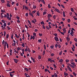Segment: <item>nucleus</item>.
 I'll return each instance as SVG.
<instances>
[{
    "label": "nucleus",
    "mask_w": 77,
    "mask_h": 77,
    "mask_svg": "<svg viewBox=\"0 0 77 77\" xmlns=\"http://www.w3.org/2000/svg\"><path fill=\"white\" fill-rule=\"evenodd\" d=\"M37 22V20L35 19H33V20H31V23H33L35 24V22Z\"/></svg>",
    "instance_id": "obj_1"
},
{
    "label": "nucleus",
    "mask_w": 77,
    "mask_h": 77,
    "mask_svg": "<svg viewBox=\"0 0 77 77\" xmlns=\"http://www.w3.org/2000/svg\"><path fill=\"white\" fill-rule=\"evenodd\" d=\"M54 39L56 42L59 41V38H58V37H54Z\"/></svg>",
    "instance_id": "obj_2"
},
{
    "label": "nucleus",
    "mask_w": 77,
    "mask_h": 77,
    "mask_svg": "<svg viewBox=\"0 0 77 77\" xmlns=\"http://www.w3.org/2000/svg\"><path fill=\"white\" fill-rule=\"evenodd\" d=\"M6 15H7V19H8V20H11V18H10V17H9V14L8 13H7Z\"/></svg>",
    "instance_id": "obj_3"
},
{
    "label": "nucleus",
    "mask_w": 77,
    "mask_h": 77,
    "mask_svg": "<svg viewBox=\"0 0 77 77\" xmlns=\"http://www.w3.org/2000/svg\"><path fill=\"white\" fill-rule=\"evenodd\" d=\"M48 60L51 63H53V62H54V60H52L51 58H48Z\"/></svg>",
    "instance_id": "obj_4"
},
{
    "label": "nucleus",
    "mask_w": 77,
    "mask_h": 77,
    "mask_svg": "<svg viewBox=\"0 0 77 77\" xmlns=\"http://www.w3.org/2000/svg\"><path fill=\"white\" fill-rule=\"evenodd\" d=\"M14 60V62L15 63H17L18 62V60H17V59H13Z\"/></svg>",
    "instance_id": "obj_5"
},
{
    "label": "nucleus",
    "mask_w": 77,
    "mask_h": 77,
    "mask_svg": "<svg viewBox=\"0 0 77 77\" xmlns=\"http://www.w3.org/2000/svg\"><path fill=\"white\" fill-rule=\"evenodd\" d=\"M67 67L68 69V70H69L70 71L72 72V69H71L70 67H69V66H67Z\"/></svg>",
    "instance_id": "obj_6"
},
{
    "label": "nucleus",
    "mask_w": 77,
    "mask_h": 77,
    "mask_svg": "<svg viewBox=\"0 0 77 77\" xmlns=\"http://www.w3.org/2000/svg\"><path fill=\"white\" fill-rule=\"evenodd\" d=\"M29 15L31 16V17H32V18H33V14H32V13L31 12H29Z\"/></svg>",
    "instance_id": "obj_7"
},
{
    "label": "nucleus",
    "mask_w": 77,
    "mask_h": 77,
    "mask_svg": "<svg viewBox=\"0 0 77 77\" xmlns=\"http://www.w3.org/2000/svg\"><path fill=\"white\" fill-rule=\"evenodd\" d=\"M55 10L58 13H60V12L59 11V9H56Z\"/></svg>",
    "instance_id": "obj_8"
},
{
    "label": "nucleus",
    "mask_w": 77,
    "mask_h": 77,
    "mask_svg": "<svg viewBox=\"0 0 77 77\" xmlns=\"http://www.w3.org/2000/svg\"><path fill=\"white\" fill-rule=\"evenodd\" d=\"M38 43H41V42H42V39H38Z\"/></svg>",
    "instance_id": "obj_9"
},
{
    "label": "nucleus",
    "mask_w": 77,
    "mask_h": 77,
    "mask_svg": "<svg viewBox=\"0 0 77 77\" xmlns=\"http://www.w3.org/2000/svg\"><path fill=\"white\" fill-rule=\"evenodd\" d=\"M66 39L67 41H69L70 40V39L68 37L66 38Z\"/></svg>",
    "instance_id": "obj_10"
},
{
    "label": "nucleus",
    "mask_w": 77,
    "mask_h": 77,
    "mask_svg": "<svg viewBox=\"0 0 77 77\" xmlns=\"http://www.w3.org/2000/svg\"><path fill=\"white\" fill-rule=\"evenodd\" d=\"M7 7H9V8H10L11 7V5L9 4H7Z\"/></svg>",
    "instance_id": "obj_11"
},
{
    "label": "nucleus",
    "mask_w": 77,
    "mask_h": 77,
    "mask_svg": "<svg viewBox=\"0 0 77 77\" xmlns=\"http://www.w3.org/2000/svg\"><path fill=\"white\" fill-rule=\"evenodd\" d=\"M15 36L17 38H19V36L18 35H17V34H15Z\"/></svg>",
    "instance_id": "obj_12"
},
{
    "label": "nucleus",
    "mask_w": 77,
    "mask_h": 77,
    "mask_svg": "<svg viewBox=\"0 0 77 77\" xmlns=\"http://www.w3.org/2000/svg\"><path fill=\"white\" fill-rule=\"evenodd\" d=\"M24 45H25L24 43H22V46L23 47H25Z\"/></svg>",
    "instance_id": "obj_13"
},
{
    "label": "nucleus",
    "mask_w": 77,
    "mask_h": 77,
    "mask_svg": "<svg viewBox=\"0 0 77 77\" xmlns=\"http://www.w3.org/2000/svg\"><path fill=\"white\" fill-rule=\"evenodd\" d=\"M5 43V41L4 40H3V42H2V45H4V44Z\"/></svg>",
    "instance_id": "obj_14"
},
{
    "label": "nucleus",
    "mask_w": 77,
    "mask_h": 77,
    "mask_svg": "<svg viewBox=\"0 0 77 77\" xmlns=\"http://www.w3.org/2000/svg\"><path fill=\"white\" fill-rule=\"evenodd\" d=\"M41 2H42V3H43V4H45V2L44 1V0H41Z\"/></svg>",
    "instance_id": "obj_15"
},
{
    "label": "nucleus",
    "mask_w": 77,
    "mask_h": 77,
    "mask_svg": "<svg viewBox=\"0 0 77 77\" xmlns=\"http://www.w3.org/2000/svg\"><path fill=\"white\" fill-rule=\"evenodd\" d=\"M54 76H55V77H58V76L57 75V74L56 73H54Z\"/></svg>",
    "instance_id": "obj_16"
},
{
    "label": "nucleus",
    "mask_w": 77,
    "mask_h": 77,
    "mask_svg": "<svg viewBox=\"0 0 77 77\" xmlns=\"http://www.w3.org/2000/svg\"><path fill=\"white\" fill-rule=\"evenodd\" d=\"M2 23H5L6 22L4 20H2Z\"/></svg>",
    "instance_id": "obj_17"
},
{
    "label": "nucleus",
    "mask_w": 77,
    "mask_h": 77,
    "mask_svg": "<svg viewBox=\"0 0 77 77\" xmlns=\"http://www.w3.org/2000/svg\"><path fill=\"white\" fill-rule=\"evenodd\" d=\"M41 24H43V25H44L45 24H44V23L43 21L41 22Z\"/></svg>",
    "instance_id": "obj_18"
},
{
    "label": "nucleus",
    "mask_w": 77,
    "mask_h": 77,
    "mask_svg": "<svg viewBox=\"0 0 77 77\" xmlns=\"http://www.w3.org/2000/svg\"><path fill=\"white\" fill-rule=\"evenodd\" d=\"M14 72H15L14 71L12 72H9V73L10 74H11L14 73Z\"/></svg>",
    "instance_id": "obj_19"
},
{
    "label": "nucleus",
    "mask_w": 77,
    "mask_h": 77,
    "mask_svg": "<svg viewBox=\"0 0 77 77\" xmlns=\"http://www.w3.org/2000/svg\"><path fill=\"white\" fill-rule=\"evenodd\" d=\"M28 23L31 26L32 25V24H31V23H30V21H29V20H28Z\"/></svg>",
    "instance_id": "obj_20"
},
{
    "label": "nucleus",
    "mask_w": 77,
    "mask_h": 77,
    "mask_svg": "<svg viewBox=\"0 0 77 77\" xmlns=\"http://www.w3.org/2000/svg\"><path fill=\"white\" fill-rule=\"evenodd\" d=\"M1 2L3 3H4L5 2V1L4 0H1Z\"/></svg>",
    "instance_id": "obj_21"
},
{
    "label": "nucleus",
    "mask_w": 77,
    "mask_h": 77,
    "mask_svg": "<svg viewBox=\"0 0 77 77\" xmlns=\"http://www.w3.org/2000/svg\"><path fill=\"white\" fill-rule=\"evenodd\" d=\"M25 9L27 10H28V8H27V7L26 6H25Z\"/></svg>",
    "instance_id": "obj_22"
},
{
    "label": "nucleus",
    "mask_w": 77,
    "mask_h": 77,
    "mask_svg": "<svg viewBox=\"0 0 77 77\" xmlns=\"http://www.w3.org/2000/svg\"><path fill=\"white\" fill-rule=\"evenodd\" d=\"M48 20L49 21H51V19H50V17H48Z\"/></svg>",
    "instance_id": "obj_23"
},
{
    "label": "nucleus",
    "mask_w": 77,
    "mask_h": 77,
    "mask_svg": "<svg viewBox=\"0 0 77 77\" xmlns=\"http://www.w3.org/2000/svg\"><path fill=\"white\" fill-rule=\"evenodd\" d=\"M72 74H73V75H75V77L76 76V75L75 72H72Z\"/></svg>",
    "instance_id": "obj_24"
},
{
    "label": "nucleus",
    "mask_w": 77,
    "mask_h": 77,
    "mask_svg": "<svg viewBox=\"0 0 77 77\" xmlns=\"http://www.w3.org/2000/svg\"><path fill=\"white\" fill-rule=\"evenodd\" d=\"M38 35H39V36H42L43 35V34H42V33H41V34L39 33V34H38Z\"/></svg>",
    "instance_id": "obj_25"
},
{
    "label": "nucleus",
    "mask_w": 77,
    "mask_h": 77,
    "mask_svg": "<svg viewBox=\"0 0 77 77\" xmlns=\"http://www.w3.org/2000/svg\"><path fill=\"white\" fill-rule=\"evenodd\" d=\"M33 9H35V8H36V6H35V5H33Z\"/></svg>",
    "instance_id": "obj_26"
},
{
    "label": "nucleus",
    "mask_w": 77,
    "mask_h": 77,
    "mask_svg": "<svg viewBox=\"0 0 77 77\" xmlns=\"http://www.w3.org/2000/svg\"><path fill=\"white\" fill-rule=\"evenodd\" d=\"M46 29H47L48 30H49V27H48V26H46Z\"/></svg>",
    "instance_id": "obj_27"
},
{
    "label": "nucleus",
    "mask_w": 77,
    "mask_h": 77,
    "mask_svg": "<svg viewBox=\"0 0 77 77\" xmlns=\"http://www.w3.org/2000/svg\"><path fill=\"white\" fill-rule=\"evenodd\" d=\"M44 70L45 71V72H47L49 70L48 69H44Z\"/></svg>",
    "instance_id": "obj_28"
},
{
    "label": "nucleus",
    "mask_w": 77,
    "mask_h": 77,
    "mask_svg": "<svg viewBox=\"0 0 77 77\" xmlns=\"http://www.w3.org/2000/svg\"><path fill=\"white\" fill-rule=\"evenodd\" d=\"M71 63V64H72V65H75V63Z\"/></svg>",
    "instance_id": "obj_29"
},
{
    "label": "nucleus",
    "mask_w": 77,
    "mask_h": 77,
    "mask_svg": "<svg viewBox=\"0 0 77 77\" xmlns=\"http://www.w3.org/2000/svg\"><path fill=\"white\" fill-rule=\"evenodd\" d=\"M7 28L8 29V30H9L11 29V28H10L8 26H7Z\"/></svg>",
    "instance_id": "obj_30"
},
{
    "label": "nucleus",
    "mask_w": 77,
    "mask_h": 77,
    "mask_svg": "<svg viewBox=\"0 0 77 77\" xmlns=\"http://www.w3.org/2000/svg\"><path fill=\"white\" fill-rule=\"evenodd\" d=\"M4 51H5L6 50V45L4 46Z\"/></svg>",
    "instance_id": "obj_31"
},
{
    "label": "nucleus",
    "mask_w": 77,
    "mask_h": 77,
    "mask_svg": "<svg viewBox=\"0 0 77 77\" xmlns=\"http://www.w3.org/2000/svg\"><path fill=\"white\" fill-rule=\"evenodd\" d=\"M28 16V13H26L25 14V16Z\"/></svg>",
    "instance_id": "obj_32"
},
{
    "label": "nucleus",
    "mask_w": 77,
    "mask_h": 77,
    "mask_svg": "<svg viewBox=\"0 0 77 77\" xmlns=\"http://www.w3.org/2000/svg\"><path fill=\"white\" fill-rule=\"evenodd\" d=\"M20 48H19V47L17 48V51H19L20 50H21Z\"/></svg>",
    "instance_id": "obj_33"
},
{
    "label": "nucleus",
    "mask_w": 77,
    "mask_h": 77,
    "mask_svg": "<svg viewBox=\"0 0 77 77\" xmlns=\"http://www.w3.org/2000/svg\"><path fill=\"white\" fill-rule=\"evenodd\" d=\"M56 15H54V16H53V18H54V19H56Z\"/></svg>",
    "instance_id": "obj_34"
},
{
    "label": "nucleus",
    "mask_w": 77,
    "mask_h": 77,
    "mask_svg": "<svg viewBox=\"0 0 77 77\" xmlns=\"http://www.w3.org/2000/svg\"><path fill=\"white\" fill-rule=\"evenodd\" d=\"M44 49H45V50H46V49L45 45H44Z\"/></svg>",
    "instance_id": "obj_35"
},
{
    "label": "nucleus",
    "mask_w": 77,
    "mask_h": 77,
    "mask_svg": "<svg viewBox=\"0 0 77 77\" xmlns=\"http://www.w3.org/2000/svg\"><path fill=\"white\" fill-rule=\"evenodd\" d=\"M6 35V32L5 31H4V36H5Z\"/></svg>",
    "instance_id": "obj_36"
},
{
    "label": "nucleus",
    "mask_w": 77,
    "mask_h": 77,
    "mask_svg": "<svg viewBox=\"0 0 77 77\" xmlns=\"http://www.w3.org/2000/svg\"><path fill=\"white\" fill-rule=\"evenodd\" d=\"M48 17H51V15L50 14H48Z\"/></svg>",
    "instance_id": "obj_37"
},
{
    "label": "nucleus",
    "mask_w": 77,
    "mask_h": 77,
    "mask_svg": "<svg viewBox=\"0 0 77 77\" xmlns=\"http://www.w3.org/2000/svg\"><path fill=\"white\" fill-rule=\"evenodd\" d=\"M48 7L49 8H51V6L50 5V4H49L48 5Z\"/></svg>",
    "instance_id": "obj_38"
},
{
    "label": "nucleus",
    "mask_w": 77,
    "mask_h": 77,
    "mask_svg": "<svg viewBox=\"0 0 77 77\" xmlns=\"http://www.w3.org/2000/svg\"><path fill=\"white\" fill-rule=\"evenodd\" d=\"M41 59V56H40L39 55H38V59Z\"/></svg>",
    "instance_id": "obj_39"
},
{
    "label": "nucleus",
    "mask_w": 77,
    "mask_h": 77,
    "mask_svg": "<svg viewBox=\"0 0 77 77\" xmlns=\"http://www.w3.org/2000/svg\"><path fill=\"white\" fill-rule=\"evenodd\" d=\"M42 27H43V28L44 29H45V27L44 25H42Z\"/></svg>",
    "instance_id": "obj_40"
},
{
    "label": "nucleus",
    "mask_w": 77,
    "mask_h": 77,
    "mask_svg": "<svg viewBox=\"0 0 77 77\" xmlns=\"http://www.w3.org/2000/svg\"><path fill=\"white\" fill-rule=\"evenodd\" d=\"M62 54V51H61V52H60L59 53V55H61Z\"/></svg>",
    "instance_id": "obj_41"
},
{
    "label": "nucleus",
    "mask_w": 77,
    "mask_h": 77,
    "mask_svg": "<svg viewBox=\"0 0 77 77\" xmlns=\"http://www.w3.org/2000/svg\"><path fill=\"white\" fill-rule=\"evenodd\" d=\"M58 46V45L56 44V45H55V47L56 48H57Z\"/></svg>",
    "instance_id": "obj_42"
},
{
    "label": "nucleus",
    "mask_w": 77,
    "mask_h": 77,
    "mask_svg": "<svg viewBox=\"0 0 77 77\" xmlns=\"http://www.w3.org/2000/svg\"><path fill=\"white\" fill-rule=\"evenodd\" d=\"M61 6L63 8H65L64 6V5H61Z\"/></svg>",
    "instance_id": "obj_43"
},
{
    "label": "nucleus",
    "mask_w": 77,
    "mask_h": 77,
    "mask_svg": "<svg viewBox=\"0 0 77 77\" xmlns=\"http://www.w3.org/2000/svg\"><path fill=\"white\" fill-rule=\"evenodd\" d=\"M59 62H63V60L61 59V60H60L59 61Z\"/></svg>",
    "instance_id": "obj_44"
},
{
    "label": "nucleus",
    "mask_w": 77,
    "mask_h": 77,
    "mask_svg": "<svg viewBox=\"0 0 77 77\" xmlns=\"http://www.w3.org/2000/svg\"><path fill=\"white\" fill-rule=\"evenodd\" d=\"M47 13L45 11H44L43 12V15H45Z\"/></svg>",
    "instance_id": "obj_45"
},
{
    "label": "nucleus",
    "mask_w": 77,
    "mask_h": 77,
    "mask_svg": "<svg viewBox=\"0 0 77 77\" xmlns=\"http://www.w3.org/2000/svg\"><path fill=\"white\" fill-rule=\"evenodd\" d=\"M70 21V19H67V21L68 22V23Z\"/></svg>",
    "instance_id": "obj_46"
},
{
    "label": "nucleus",
    "mask_w": 77,
    "mask_h": 77,
    "mask_svg": "<svg viewBox=\"0 0 77 77\" xmlns=\"http://www.w3.org/2000/svg\"><path fill=\"white\" fill-rule=\"evenodd\" d=\"M3 26L4 27H5L6 26V23H4V24H3Z\"/></svg>",
    "instance_id": "obj_47"
},
{
    "label": "nucleus",
    "mask_w": 77,
    "mask_h": 77,
    "mask_svg": "<svg viewBox=\"0 0 77 77\" xmlns=\"http://www.w3.org/2000/svg\"><path fill=\"white\" fill-rule=\"evenodd\" d=\"M54 35L55 36H57V33L54 34Z\"/></svg>",
    "instance_id": "obj_48"
},
{
    "label": "nucleus",
    "mask_w": 77,
    "mask_h": 77,
    "mask_svg": "<svg viewBox=\"0 0 77 77\" xmlns=\"http://www.w3.org/2000/svg\"><path fill=\"white\" fill-rule=\"evenodd\" d=\"M25 70H26V71H28V69L26 68H25Z\"/></svg>",
    "instance_id": "obj_49"
},
{
    "label": "nucleus",
    "mask_w": 77,
    "mask_h": 77,
    "mask_svg": "<svg viewBox=\"0 0 77 77\" xmlns=\"http://www.w3.org/2000/svg\"><path fill=\"white\" fill-rule=\"evenodd\" d=\"M60 32L61 34L63 35H64V32Z\"/></svg>",
    "instance_id": "obj_50"
},
{
    "label": "nucleus",
    "mask_w": 77,
    "mask_h": 77,
    "mask_svg": "<svg viewBox=\"0 0 77 77\" xmlns=\"http://www.w3.org/2000/svg\"><path fill=\"white\" fill-rule=\"evenodd\" d=\"M8 16V15H6L5 14L4 16V18H5V17H7Z\"/></svg>",
    "instance_id": "obj_51"
},
{
    "label": "nucleus",
    "mask_w": 77,
    "mask_h": 77,
    "mask_svg": "<svg viewBox=\"0 0 77 77\" xmlns=\"http://www.w3.org/2000/svg\"><path fill=\"white\" fill-rule=\"evenodd\" d=\"M74 40H75V42H77V38H74Z\"/></svg>",
    "instance_id": "obj_52"
},
{
    "label": "nucleus",
    "mask_w": 77,
    "mask_h": 77,
    "mask_svg": "<svg viewBox=\"0 0 77 77\" xmlns=\"http://www.w3.org/2000/svg\"><path fill=\"white\" fill-rule=\"evenodd\" d=\"M15 45H16V43H14L13 44H12V45L15 46Z\"/></svg>",
    "instance_id": "obj_53"
},
{
    "label": "nucleus",
    "mask_w": 77,
    "mask_h": 77,
    "mask_svg": "<svg viewBox=\"0 0 77 77\" xmlns=\"http://www.w3.org/2000/svg\"><path fill=\"white\" fill-rule=\"evenodd\" d=\"M53 65H54V68H56V66L55 65V64H53Z\"/></svg>",
    "instance_id": "obj_54"
},
{
    "label": "nucleus",
    "mask_w": 77,
    "mask_h": 77,
    "mask_svg": "<svg viewBox=\"0 0 77 77\" xmlns=\"http://www.w3.org/2000/svg\"><path fill=\"white\" fill-rule=\"evenodd\" d=\"M71 10L72 12H73V8H71Z\"/></svg>",
    "instance_id": "obj_55"
},
{
    "label": "nucleus",
    "mask_w": 77,
    "mask_h": 77,
    "mask_svg": "<svg viewBox=\"0 0 77 77\" xmlns=\"http://www.w3.org/2000/svg\"><path fill=\"white\" fill-rule=\"evenodd\" d=\"M11 39H13L14 38H13V35H11Z\"/></svg>",
    "instance_id": "obj_56"
},
{
    "label": "nucleus",
    "mask_w": 77,
    "mask_h": 77,
    "mask_svg": "<svg viewBox=\"0 0 77 77\" xmlns=\"http://www.w3.org/2000/svg\"><path fill=\"white\" fill-rule=\"evenodd\" d=\"M63 31H66V29L65 28H64L63 29Z\"/></svg>",
    "instance_id": "obj_57"
},
{
    "label": "nucleus",
    "mask_w": 77,
    "mask_h": 77,
    "mask_svg": "<svg viewBox=\"0 0 77 77\" xmlns=\"http://www.w3.org/2000/svg\"><path fill=\"white\" fill-rule=\"evenodd\" d=\"M58 47H59V48H61V45H58Z\"/></svg>",
    "instance_id": "obj_58"
},
{
    "label": "nucleus",
    "mask_w": 77,
    "mask_h": 77,
    "mask_svg": "<svg viewBox=\"0 0 77 77\" xmlns=\"http://www.w3.org/2000/svg\"><path fill=\"white\" fill-rule=\"evenodd\" d=\"M54 55V53H52L51 54V56H53Z\"/></svg>",
    "instance_id": "obj_59"
},
{
    "label": "nucleus",
    "mask_w": 77,
    "mask_h": 77,
    "mask_svg": "<svg viewBox=\"0 0 77 77\" xmlns=\"http://www.w3.org/2000/svg\"><path fill=\"white\" fill-rule=\"evenodd\" d=\"M33 35H34V36H35V35H36V34H35V33H33Z\"/></svg>",
    "instance_id": "obj_60"
},
{
    "label": "nucleus",
    "mask_w": 77,
    "mask_h": 77,
    "mask_svg": "<svg viewBox=\"0 0 77 77\" xmlns=\"http://www.w3.org/2000/svg\"><path fill=\"white\" fill-rule=\"evenodd\" d=\"M28 62H29L30 63H32V61H31L29 60H28Z\"/></svg>",
    "instance_id": "obj_61"
},
{
    "label": "nucleus",
    "mask_w": 77,
    "mask_h": 77,
    "mask_svg": "<svg viewBox=\"0 0 77 77\" xmlns=\"http://www.w3.org/2000/svg\"><path fill=\"white\" fill-rule=\"evenodd\" d=\"M54 46H51L50 48L51 49H53V48H54Z\"/></svg>",
    "instance_id": "obj_62"
},
{
    "label": "nucleus",
    "mask_w": 77,
    "mask_h": 77,
    "mask_svg": "<svg viewBox=\"0 0 77 77\" xmlns=\"http://www.w3.org/2000/svg\"><path fill=\"white\" fill-rule=\"evenodd\" d=\"M27 51L29 52H30L29 48H28V49H27Z\"/></svg>",
    "instance_id": "obj_63"
},
{
    "label": "nucleus",
    "mask_w": 77,
    "mask_h": 77,
    "mask_svg": "<svg viewBox=\"0 0 77 77\" xmlns=\"http://www.w3.org/2000/svg\"><path fill=\"white\" fill-rule=\"evenodd\" d=\"M69 60H66V62H69Z\"/></svg>",
    "instance_id": "obj_64"
}]
</instances>
